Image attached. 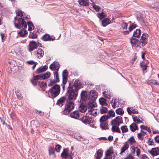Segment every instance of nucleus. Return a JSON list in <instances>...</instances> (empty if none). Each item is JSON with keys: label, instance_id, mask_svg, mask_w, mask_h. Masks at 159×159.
Masks as SVG:
<instances>
[{"label": "nucleus", "instance_id": "nucleus-1", "mask_svg": "<svg viewBox=\"0 0 159 159\" xmlns=\"http://www.w3.org/2000/svg\"><path fill=\"white\" fill-rule=\"evenodd\" d=\"M18 21V23H16V22H14L15 27L18 29L24 28L22 30L18 32V34L21 37L24 36L27 34V31L26 30L27 26L26 22L24 21L22 18H19Z\"/></svg>", "mask_w": 159, "mask_h": 159}, {"label": "nucleus", "instance_id": "nucleus-2", "mask_svg": "<svg viewBox=\"0 0 159 159\" xmlns=\"http://www.w3.org/2000/svg\"><path fill=\"white\" fill-rule=\"evenodd\" d=\"M67 93L69 94L68 98L70 100H75L78 95V91L69 86L67 89Z\"/></svg>", "mask_w": 159, "mask_h": 159}, {"label": "nucleus", "instance_id": "nucleus-3", "mask_svg": "<svg viewBox=\"0 0 159 159\" xmlns=\"http://www.w3.org/2000/svg\"><path fill=\"white\" fill-rule=\"evenodd\" d=\"M50 93L51 96L53 98H56L59 94L60 92V87L59 85H54L50 90Z\"/></svg>", "mask_w": 159, "mask_h": 159}, {"label": "nucleus", "instance_id": "nucleus-4", "mask_svg": "<svg viewBox=\"0 0 159 159\" xmlns=\"http://www.w3.org/2000/svg\"><path fill=\"white\" fill-rule=\"evenodd\" d=\"M98 93L94 90H92L88 94L89 99L90 100L95 101L98 96Z\"/></svg>", "mask_w": 159, "mask_h": 159}, {"label": "nucleus", "instance_id": "nucleus-5", "mask_svg": "<svg viewBox=\"0 0 159 159\" xmlns=\"http://www.w3.org/2000/svg\"><path fill=\"white\" fill-rule=\"evenodd\" d=\"M122 117L120 116H117L114 119L111 121V125L119 126L120 124L122 123Z\"/></svg>", "mask_w": 159, "mask_h": 159}, {"label": "nucleus", "instance_id": "nucleus-6", "mask_svg": "<svg viewBox=\"0 0 159 159\" xmlns=\"http://www.w3.org/2000/svg\"><path fill=\"white\" fill-rule=\"evenodd\" d=\"M148 151L152 157L159 155V148L158 147L152 148L150 150H148Z\"/></svg>", "mask_w": 159, "mask_h": 159}, {"label": "nucleus", "instance_id": "nucleus-7", "mask_svg": "<svg viewBox=\"0 0 159 159\" xmlns=\"http://www.w3.org/2000/svg\"><path fill=\"white\" fill-rule=\"evenodd\" d=\"M38 47L36 42L34 41H30L29 46V51L31 52L37 48Z\"/></svg>", "mask_w": 159, "mask_h": 159}, {"label": "nucleus", "instance_id": "nucleus-8", "mask_svg": "<svg viewBox=\"0 0 159 159\" xmlns=\"http://www.w3.org/2000/svg\"><path fill=\"white\" fill-rule=\"evenodd\" d=\"M34 53L38 59L41 58L44 55V51L41 48L38 49L37 50L34 51Z\"/></svg>", "mask_w": 159, "mask_h": 159}, {"label": "nucleus", "instance_id": "nucleus-9", "mask_svg": "<svg viewBox=\"0 0 159 159\" xmlns=\"http://www.w3.org/2000/svg\"><path fill=\"white\" fill-rule=\"evenodd\" d=\"M49 68L52 70L58 71L60 68V65L57 62H54L50 65Z\"/></svg>", "mask_w": 159, "mask_h": 159}, {"label": "nucleus", "instance_id": "nucleus-10", "mask_svg": "<svg viewBox=\"0 0 159 159\" xmlns=\"http://www.w3.org/2000/svg\"><path fill=\"white\" fill-rule=\"evenodd\" d=\"M82 121L85 124H90L92 122L93 120L91 117L84 116L81 119Z\"/></svg>", "mask_w": 159, "mask_h": 159}, {"label": "nucleus", "instance_id": "nucleus-11", "mask_svg": "<svg viewBox=\"0 0 159 159\" xmlns=\"http://www.w3.org/2000/svg\"><path fill=\"white\" fill-rule=\"evenodd\" d=\"M106 157L107 159H111L114 156L112 148H110L106 152Z\"/></svg>", "mask_w": 159, "mask_h": 159}, {"label": "nucleus", "instance_id": "nucleus-12", "mask_svg": "<svg viewBox=\"0 0 159 159\" xmlns=\"http://www.w3.org/2000/svg\"><path fill=\"white\" fill-rule=\"evenodd\" d=\"M81 86V82L79 80H76L74 82L72 87H71V88H72L73 89H76L78 91V90L80 88Z\"/></svg>", "mask_w": 159, "mask_h": 159}, {"label": "nucleus", "instance_id": "nucleus-13", "mask_svg": "<svg viewBox=\"0 0 159 159\" xmlns=\"http://www.w3.org/2000/svg\"><path fill=\"white\" fill-rule=\"evenodd\" d=\"M97 106V105L95 101L90 100L88 103L87 107L89 110L95 108Z\"/></svg>", "mask_w": 159, "mask_h": 159}, {"label": "nucleus", "instance_id": "nucleus-14", "mask_svg": "<svg viewBox=\"0 0 159 159\" xmlns=\"http://www.w3.org/2000/svg\"><path fill=\"white\" fill-rule=\"evenodd\" d=\"M42 39L44 41H51L54 40L55 38L54 37H51L48 34H46L43 36Z\"/></svg>", "mask_w": 159, "mask_h": 159}, {"label": "nucleus", "instance_id": "nucleus-15", "mask_svg": "<svg viewBox=\"0 0 159 159\" xmlns=\"http://www.w3.org/2000/svg\"><path fill=\"white\" fill-rule=\"evenodd\" d=\"M131 43L133 46L137 47L139 45V40L137 39L132 38L131 40Z\"/></svg>", "mask_w": 159, "mask_h": 159}, {"label": "nucleus", "instance_id": "nucleus-16", "mask_svg": "<svg viewBox=\"0 0 159 159\" xmlns=\"http://www.w3.org/2000/svg\"><path fill=\"white\" fill-rule=\"evenodd\" d=\"M70 116L73 118L77 119L80 116V112L79 111H74L70 114Z\"/></svg>", "mask_w": 159, "mask_h": 159}, {"label": "nucleus", "instance_id": "nucleus-17", "mask_svg": "<svg viewBox=\"0 0 159 159\" xmlns=\"http://www.w3.org/2000/svg\"><path fill=\"white\" fill-rule=\"evenodd\" d=\"M129 147V145L128 144L127 142H126L120 148L121 152L120 154H122L125 152L128 149Z\"/></svg>", "mask_w": 159, "mask_h": 159}, {"label": "nucleus", "instance_id": "nucleus-18", "mask_svg": "<svg viewBox=\"0 0 159 159\" xmlns=\"http://www.w3.org/2000/svg\"><path fill=\"white\" fill-rule=\"evenodd\" d=\"M67 109L71 111L74 109L75 107L74 104L72 101L68 102L66 105V107Z\"/></svg>", "mask_w": 159, "mask_h": 159}, {"label": "nucleus", "instance_id": "nucleus-19", "mask_svg": "<svg viewBox=\"0 0 159 159\" xmlns=\"http://www.w3.org/2000/svg\"><path fill=\"white\" fill-rule=\"evenodd\" d=\"M127 110L129 114H137L138 113V111L134 107H127Z\"/></svg>", "mask_w": 159, "mask_h": 159}, {"label": "nucleus", "instance_id": "nucleus-20", "mask_svg": "<svg viewBox=\"0 0 159 159\" xmlns=\"http://www.w3.org/2000/svg\"><path fill=\"white\" fill-rule=\"evenodd\" d=\"M148 35L143 34L141 37L140 39L141 43H142V46H144L146 43V38L148 37Z\"/></svg>", "mask_w": 159, "mask_h": 159}, {"label": "nucleus", "instance_id": "nucleus-21", "mask_svg": "<svg viewBox=\"0 0 159 159\" xmlns=\"http://www.w3.org/2000/svg\"><path fill=\"white\" fill-rule=\"evenodd\" d=\"M69 156L68 150L67 148H65L63 149V152L61 154L62 157L66 159Z\"/></svg>", "mask_w": 159, "mask_h": 159}, {"label": "nucleus", "instance_id": "nucleus-22", "mask_svg": "<svg viewBox=\"0 0 159 159\" xmlns=\"http://www.w3.org/2000/svg\"><path fill=\"white\" fill-rule=\"evenodd\" d=\"M87 107L85 104L81 103L79 107V110L81 112H85L87 110Z\"/></svg>", "mask_w": 159, "mask_h": 159}, {"label": "nucleus", "instance_id": "nucleus-23", "mask_svg": "<svg viewBox=\"0 0 159 159\" xmlns=\"http://www.w3.org/2000/svg\"><path fill=\"white\" fill-rule=\"evenodd\" d=\"M97 110L95 108H93L91 109H89L88 110L89 113L93 116H96L97 115Z\"/></svg>", "mask_w": 159, "mask_h": 159}, {"label": "nucleus", "instance_id": "nucleus-24", "mask_svg": "<svg viewBox=\"0 0 159 159\" xmlns=\"http://www.w3.org/2000/svg\"><path fill=\"white\" fill-rule=\"evenodd\" d=\"M129 128L130 130L133 132L138 129L137 125L134 123H133L129 126Z\"/></svg>", "mask_w": 159, "mask_h": 159}, {"label": "nucleus", "instance_id": "nucleus-25", "mask_svg": "<svg viewBox=\"0 0 159 159\" xmlns=\"http://www.w3.org/2000/svg\"><path fill=\"white\" fill-rule=\"evenodd\" d=\"M148 63V61H145L142 62L140 63V66L143 70H146L148 66H147V64Z\"/></svg>", "mask_w": 159, "mask_h": 159}, {"label": "nucleus", "instance_id": "nucleus-26", "mask_svg": "<svg viewBox=\"0 0 159 159\" xmlns=\"http://www.w3.org/2000/svg\"><path fill=\"white\" fill-rule=\"evenodd\" d=\"M100 104L102 106H107V100L103 98H100L99 100Z\"/></svg>", "mask_w": 159, "mask_h": 159}, {"label": "nucleus", "instance_id": "nucleus-27", "mask_svg": "<svg viewBox=\"0 0 159 159\" xmlns=\"http://www.w3.org/2000/svg\"><path fill=\"white\" fill-rule=\"evenodd\" d=\"M81 99L83 101H85L87 99V93L86 91H82L80 95Z\"/></svg>", "mask_w": 159, "mask_h": 159}, {"label": "nucleus", "instance_id": "nucleus-28", "mask_svg": "<svg viewBox=\"0 0 159 159\" xmlns=\"http://www.w3.org/2000/svg\"><path fill=\"white\" fill-rule=\"evenodd\" d=\"M48 67L46 65H45L43 66H41L37 70V72L39 73H40L42 72H43L47 70L48 69Z\"/></svg>", "mask_w": 159, "mask_h": 159}, {"label": "nucleus", "instance_id": "nucleus-29", "mask_svg": "<svg viewBox=\"0 0 159 159\" xmlns=\"http://www.w3.org/2000/svg\"><path fill=\"white\" fill-rule=\"evenodd\" d=\"M65 101L66 98H65L64 97L61 98L58 100L57 104L59 106H62L63 105Z\"/></svg>", "mask_w": 159, "mask_h": 159}, {"label": "nucleus", "instance_id": "nucleus-30", "mask_svg": "<svg viewBox=\"0 0 159 159\" xmlns=\"http://www.w3.org/2000/svg\"><path fill=\"white\" fill-rule=\"evenodd\" d=\"M111 130L113 132H116L120 133V130L118 126H119L116 125H112Z\"/></svg>", "mask_w": 159, "mask_h": 159}, {"label": "nucleus", "instance_id": "nucleus-31", "mask_svg": "<svg viewBox=\"0 0 159 159\" xmlns=\"http://www.w3.org/2000/svg\"><path fill=\"white\" fill-rule=\"evenodd\" d=\"M141 34V30L139 29H137L133 33V36L135 37L139 38Z\"/></svg>", "mask_w": 159, "mask_h": 159}, {"label": "nucleus", "instance_id": "nucleus-32", "mask_svg": "<svg viewBox=\"0 0 159 159\" xmlns=\"http://www.w3.org/2000/svg\"><path fill=\"white\" fill-rule=\"evenodd\" d=\"M111 21L108 18H106L102 21V24L103 26H106L111 23Z\"/></svg>", "mask_w": 159, "mask_h": 159}, {"label": "nucleus", "instance_id": "nucleus-33", "mask_svg": "<svg viewBox=\"0 0 159 159\" xmlns=\"http://www.w3.org/2000/svg\"><path fill=\"white\" fill-rule=\"evenodd\" d=\"M147 83L149 84L159 85V82L158 83L157 80H150L148 81Z\"/></svg>", "mask_w": 159, "mask_h": 159}, {"label": "nucleus", "instance_id": "nucleus-34", "mask_svg": "<svg viewBox=\"0 0 159 159\" xmlns=\"http://www.w3.org/2000/svg\"><path fill=\"white\" fill-rule=\"evenodd\" d=\"M103 94L105 97L108 99H110L111 96V93L109 91L103 92Z\"/></svg>", "mask_w": 159, "mask_h": 159}, {"label": "nucleus", "instance_id": "nucleus-35", "mask_svg": "<svg viewBox=\"0 0 159 159\" xmlns=\"http://www.w3.org/2000/svg\"><path fill=\"white\" fill-rule=\"evenodd\" d=\"M79 2L81 5L85 6H88L89 5V2L87 1L86 0H79Z\"/></svg>", "mask_w": 159, "mask_h": 159}, {"label": "nucleus", "instance_id": "nucleus-36", "mask_svg": "<svg viewBox=\"0 0 159 159\" xmlns=\"http://www.w3.org/2000/svg\"><path fill=\"white\" fill-rule=\"evenodd\" d=\"M101 128L102 129H107L108 124L107 122H100Z\"/></svg>", "mask_w": 159, "mask_h": 159}, {"label": "nucleus", "instance_id": "nucleus-37", "mask_svg": "<svg viewBox=\"0 0 159 159\" xmlns=\"http://www.w3.org/2000/svg\"><path fill=\"white\" fill-rule=\"evenodd\" d=\"M109 117L107 115H103L102 116L100 119V122H107Z\"/></svg>", "mask_w": 159, "mask_h": 159}, {"label": "nucleus", "instance_id": "nucleus-38", "mask_svg": "<svg viewBox=\"0 0 159 159\" xmlns=\"http://www.w3.org/2000/svg\"><path fill=\"white\" fill-rule=\"evenodd\" d=\"M131 145H133L135 143L136 141L133 136H131L127 141Z\"/></svg>", "mask_w": 159, "mask_h": 159}, {"label": "nucleus", "instance_id": "nucleus-39", "mask_svg": "<svg viewBox=\"0 0 159 159\" xmlns=\"http://www.w3.org/2000/svg\"><path fill=\"white\" fill-rule=\"evenodd\" d=\"M97 16L101 20L105 17L106 16V15L104 12L102 11L101 13H98Z\"/></svg>", "mask_w": 159, "mask_h": 159}, {"label": "nucleus", "instance_id": "nucleus-40", "mask_svg": "<svg viewBox=\"0 0 159 159\" xmlns=\"http://www.w3.org/2000/svg\"><path fill=\"white\" fill-rule=\"evenodd\" d=\"M102 151L100 150H98L95 155L96 159H100L102 156Z\"/></svg>", "mask_w": 159, "mask_h": 159}, {"label": "nucleus", "instance_id": "nucleus-41", "mask_svg": "<svg viewBox=\"0 0 159 159\" xmlns=\"http://www.w3.org/2000/svg\"><path fill=\"white\" fill-rule=\"evenodd\" d=\"M28 30L29 31H31L34 29V26L32 23L31 22L29 21L28 23Z\"/></svg>", "mask_w": 159, "mask_h": 159}, {"label": "nucleus", "instance_id": "nucleus-42", "mask_svg": "<svg viewBox=\"0 0 159 159\" xmlns=\"http://www.w3.org/2000/svg\"><path fill=\"white\" fill-rule=\"evenodd\" d=\"M42 79H47L49 78L51 76L50 73L48 72L44 74H42Z\"/></svg>", "mask_w": 159, "mask_h": 159}, {"label": "nucleus", "instance_id": "nucleus-43", "mask_svg": "<svg viewBox=\"0 0 159 159\" xmlns=\"http://www.w3.org/2000/svg\"><path fill=\"white\" fill-rule=\"evenodd\" d=\"M112 107L113 108H115L118 107L119 103L118 102H116L115 99L114 101L113 100L111 102Z\"/></svg>", "mask_w": 159, "mask_h": 159}, {"label": "nucleus", "instance_id": "nucleus-44", "mask_svg": "<svg viewBox=\"0 0 159 159\" xmlns=\"http://www.w3.org/2000/svg\"><path fill=\"white\" fill-rule=\"evenodd\" d=\"M116 113L120 115H122L124 113L123 110L121 108H119L116 110Z\"/></svg>", "mask_w": 159, "mask_h": 159}, {"label": "nucleus", "instance_id": "nucleus-45", "mask_svg": "<svg viewBox=\"0 0 159 159\" xmlns=\"http://www.w3.org/2000/svg\"><path fill=\"white\" fill-rule=\"evenodd\" d=\"M121 129L123 133H126L128 131V128L126 125L122 126Z\"/></svg>", "mask_w": 159, "mask_h": 159}, {"label": "nucleus", "instance_id": "nucleus-46", "mask_svg": "<svg viewBox=\"0 0 159 159\" xmlns=\"http://www.w3.org/2000/svg\"><path fill=\"white\" fill-rule=\"evenodd\" d=\"M100 111L101 114H105L107 112V107H102L101 108Z\"/></svg>", "mask_w": 159, "mask_h": 159}, {"label": "nucleus", "instance_id": "nucleus-47", "mask_svg": "<svg viewBox=\"0 0 159 159\" xmlns=\"http://www.w3.org/2000/svg\"><path fill=\"white\" fill-rule=\"evenodd\" d=\"M140 127L142 129L145 130L149 132H151L150 128L147 126H146L144 125H142L140 126Z\"/></svg>", "mask_w": 159, "mask_h": 159}, {"label": "nucleus", "instance_id": "nucleus-48", "mask_svg": "<svg viewBox=\"0 0 159 159\" xmlns=\"http://www.w3.org/2000/svg\"><path fill=\"white\" fill-rule=\"evenodd\" d=\"M39 85L41 87H44L46 86V82L43 81H40L39 82Z\"/></svg>", "mask_w": 159, "mask_h": 159}, {"label": "nucleus", "instance_id": "nucleus-49", "mask_svg": "<svg viewBox=\"0 0 159 159\" xmlns=\"http://www.w3.org/2000/svg\"><path fill=\"white\" fill-rule=\"evenodd\" d=\"M62 78H63V89L64 90V89L65 87V85L67 82V77H62Z\"/></svg>", "mask_w": 159, "mask_h": 159}, {"label": "nucleus", "instance_id": "nucleus-50", "mask_svg": "<svg viewBox=\"0 0 159 159\" xmlns=\"http://www.w3.org/2000/svg\"><path fill=\"white\" fill-rule=\"evenodd\" d=\"M16 13L17 14V16H20L22 17L23 16V12L20 10H17L16 11Z\"/></svg>", "mask_w": 159, "mask_h": 159}, {"label": "nucleus", "instance_id": "nucleus-51", "mask_svg": "<svg viewBox=\"0 0 159 159\" xmlns=\"http://www.w3.org/2000/svg\"><path fill=\"white\" fill-rule=\"evenodd\" d=\"M137 137L139 140L142 141L144 137V136L143 135L140 133H139L137 134Z\"/></svg>", "mask_w": 159, "mask_h": 159}, {"label": "nucleus", "instance_id": "nucleus-52", "mask_svg": "<svg viewBox=\"0 0 159 159\" xmlns=\"http://www.w3.org/2000/svg\"><path fill=\"white\" fill-rule=\"evenodd\" d=\"M108 117L109 118L110 117H111V116L114 117L115 116V112L112 111L111 110H110L109 111L108 113Z\"/></svg>", "mask_w": 159, "mask_h": 159}, {"label": "nucleus", "instance_id": "nucleus-53", "mask_svg": "<svg viewBox=\"0 0 159 159\" xmlns=\"http://www.w3.org/2000/svg\"><path fill=\"white\" fill-rule=\"evenodd\" d=\"M133 121L135 123L138 124H139L142 123L141 121L139 118L137 117H133Z\"/></svg>", "mask_w": 159, "mask_h": 159}, {"label": "nucleus", "instance_id": "nucleus-54", "mask_svg": "<svg viewBox=\"0 0 159 159\" xmlns=\"http://www.w3.org/2000/svg\"><path fill=\"white\" fill-rule=\"evenodd\" d=\"M93 7V8L97 11H98L100 10V8L96 5H95L93 4V5H92Z\"/></svg>", "mask_w": 159, "mask_h": 159}, {"label": "nucleus", "instance_id": "nucleus-55", "mask_svg": "<svg viewBox=\"0 0 159 159\" xmlns=\"http://www.w3.org/2000/svg\"><path fill=\"white\" fill-rule=\"evenodd\" d=\"M125 159H134V157L131 154H129L127 155L126 157L125 158Z\"/></svg>", "mask_w": 159, "mask_h": 159}, {"label": "nucleus", "instance_id": "nucleus-56", "mask_svg": "<svg viewBox=\"0 0 159 159\" xmlns=\"http://www.w3.org/2000/svg\"><path fill=\"white\" fill-rule=\"evenodd\" d=\"M136 27V24H132V25H130L129 28V31H131Z\"/></svg>", "mask_w": 159, "mask_h": 159}, {"label": "nucleus", "instance_id": "nucleus-57", "mask_svg": "<svg viewBox=\"0 0 159 159\" xmlns=\"http://www.w3.org/2000/svg\"><path fill=\"white\" fill-rule=\"evenodd\" d=\"M70 111V110L68 109H67L65 107L63 111V114L66 115H67L69 114Z\"/></svg>", "mask_w": 159, "mask_h": 159}, {"label": "nucleus", "instance_id": "nucleus-58", "mask_svg": "<svg viewBox=\"0 0 159 159\" xmlns=\"http://www.w3.org/2000/svg\"><path fill=\"white\" fill-rule=\"evenodd\" d=\"M68 72L66 70H64L62 73V77H67Z\"/></svg>", "mask_w": 159, "mask_h": 159}, {"label": "nucleus", "instance_id": "nucleus-59", "mask_svg": "<svg viewBox=\"0 0 159 159\" xmlns=\"http://www.w3.org/2000/svg\"><path fill=\"white\" fill-rule=\"evenodd\" d=\"M34 80H36L42 79V74L36 75L34 77Z\"/></svg>", "mask_w": 159, "mask_h": 159}, {"label": "nucleus", "instance_id": "nucleus-60", "mask_svg": "<svg viewBox=\"0 0 159 159\" xmlns=\"http://www.w3.org/2000/svg\"><path fill=\"white\" fill-rule=\"evenodd\" d=\"M61 147L60 145L58 144L56 146L55 149L56 151L57 152H59L60 151V149Z\"/></svg>", "mask_w": 159, "mask_h": 159}, {"label": "nucleus", "instance_id": "nucleus-61", "mask_svg": "<svg viewBox=\"0 0 159 159\" xmlns=\"http://www.w3.org/2000/svg\"><path fill=\"white\" fill-rule=\"evenodd\" d=\"M57 82V80L55 81L53 80H50V82L49 83L48 86H51L54 84L56 82Z\"/></svg>", "mask_w": 159, "mask_h": 159}, {"label": "nucleus", "instance_id": "nucleus-62", "mask_svg": "<svg viewBox=\"0 0 159 159\" xmlns=\"http://www.w3.org/2000/svg\"><path fill=\"white\" fill-rule=\"evenodd\" d=\"M121 26L123 29H126L127 27V24L126 23H122Z\"/></svg>", "mask_w": 159, "mask_h": 159}, {"label": "nucleus", "instance_id": "nucleus-63", "mask_svg": "<svg viewBox=\"0 0 159 159\" xmlns=\"http://www.w3.org/2000/svg\"><path fill=\"white\" fill-rule=\"evenodd\" d=\"M54 150L53 148H49V154L50 155L53 154L54 153Z\"/></svg>", "mask_w": 159, "mask_h": 159}, {"label": "nucleus", "instance_id": "nucleus-64", "mask_svg": "<svg viewBox=\"0 0 159 159\" xmlns=\"http://www.w3.org/2000/svg\"><path fill=\"white\" fill-rule=\"evenodd\" d=\"M152 8H154L155 10H159V4H156L154 5L153 7H152Z\"/></svg>", "mask_w": 159, "mask_h": 159}]
</instances>
